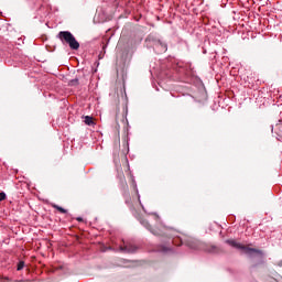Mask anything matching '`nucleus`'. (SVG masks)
Masks as SVG:
<instances>
[{"instance_id": "obj_1", "label": "nucleus", "mask_w": 282, "mask_h": 282, "mask_svg": "<svg viewBox=\"0 0 282 282\" xmlns=\"http://www.w3.org/2000/svg\"><path fill=\"white\" fill-rule=\"evenodd\" d=\"M119 152L121 153V156L127 159V154L129 153V137L124 135L122 138V145L119 144ZM126 169L128 171V178L130 182V187L132 188L134 195L132 196V199L129 197V185L127 184V178H124V174L122 172L118 173V180L120 182L121 191L123 194V197L126 199L127 206H129L132 215L139 219L140 224L149 230L152 235L155 237H167L169 239H173L172 243L175 246H182V240L177 237V230L171 227H166L164 225H160V228L152 227L151 224H149V219L142 218L140 216L141 210L144 212V206H142V202L140 200V192H138V184L135 183V178L133 177V174L129 172V161L126 160Z\"/></svg>"}, {"instance_id": "obj_2", "label": "nucleus", "mask_w": 282, "mask_h": 282, "mask_svg": "<svg viewBox=\"0 0 282 282\" xmlns=\"http://www.w3.org/2000/svg\"><path fill=\"white\" fill-rule=\"evenodd\" d=\"M57 39L63 43V45H68L70 50H79L80 48V43L76 41V37L72 32L69 31H61L57 34Z\"/></svg>"}, {"instance_id": "obj_3", "label": "nucleus", "mask_w": 282, "mask_h": 282, "mask_svg": "<svg viewBox=\"0 0 282 282\" xmlns=\"http://www.w3.org/2000/svg\"><path fill=\"white\" fill-rule=\"evenodd\" d=\"M226 243H228V246H231V248H237V250H243L249 257H254V254H261V250L241 245L235 239H228L226 240Z\"/></svg>"}, {"instance_id": "obj_4", "label": "nucleus", "mask_w": 282, "mask_h": 282, "mask_svg": "<svg viewBox=\"0 0 282 282\" xmlns=\"http://www.w3.org/2000/svg\"><path fill=\"white\" fill-rule=\"evenodd\" d=\"M120 122L121 124H123V127H127L128 124V120H127V107L122 108V112L117 111L116 113V130L118 131V133H120Z\"/></svg>"}, {"instance_id": "obj_5", "label": "nucleus", "mask_w": 282, "mask_h": 282, "mask_svg": "<svg viewBox=\"0 0 282 282\" xmlns=\"http://www.w3.org/2000/svg\"><path fill=\"white\" fill-rule=\"evenodd\" d=\"M153 47L156 54H164V52L169 50V46L166 45V43L162 42L161 40L154 41Z\"/></svg>"}, {"instance_id": "obj_6", "label": "nucleus", "mask_w": 282, "mask_h": 282, "mask_svg": "<svg viewBox=\"0 0 282 282\" xmlns=\"http://www.w3.org/2000/svg\"><path fill=\"white\" fill-rule=\"evenodd\" d=\"M119 249L121 252H127L128 254H131L138 250V247L129 242H123V246H120Z\"/></svg>"}, {"instance_id": "obj_7", "label": "nucleus", "mask_w": 282, "mask_h": 282, "mask_svg": "<svg viewBox=\"0 0 282 282\" xmlns=\"http://www.w3.org/2000/svg\"><path fill=\"white\" fill-rule=\"evenodd\" d=\"M84 122H85V124H87L88 127L94 126V124H95V122H94V117L86 116Z\"/></svg>"}, {"instance_id": "obj_8", "label": "nucleus", "mask_w": 282, "mask_h": 282, "mask_svg": "<svg viewBox=\"0 0 282 282\" xmlns=\"http://www.w3.org/2000/svg\"><path fill=\"white\" fill-rule=\"evenodd\" d=\"M52 206L55 208V210H58V213H62L63 215H65L67 213V209H65L56 204H54Z\"/></svg>"}, {"instance_id": "obj_9", "label": "nucleus", "mask_w": 282, "mask_h": 282, "mask_svg": "<svg viewBox=\"0 0 282 282\" xmlns=\"http://www.w3.org/2000/svg\"><path fill=\"white\" fill-rule=\"evenodd\" d=\"M23 268H25V262H24V261H20V262L18 263L17 270H18V271H21V270H23Z\"/></svg>"}, {"instance_id": "obj_10", "label": "nucleus", "mask_w": 282, "mask_h": 282, "mask_svg": "<svg viewBox=\"0 0 282 282\" xmlns=\"http://www.w3.org/2000/svg\"><path fill=\"white\" fill-rule=\"evenodd\" d=\"M187 246H188L189 248H197V245L195 243V240H189V241H187Z\"/></svg>"}, {"instance_id": "obj_11", "label": "nucleus", "mask_w": 282, "mask_h": 282, "mask_svg": "<svg viewBox=\"0 0 282 282\" xmlns=\"http://www.w3.org/2000/svg\"><path fill=\"white\" fill-rule=\"evenodd\" d=\"M69 85H70L72 87L78 85V78L72 79V80L69 82Z\"/></svg>"}, {"instance_id": "obj_12", "label": "nucleus", "mask_w": 282, "mask_h": 282, "mask_svg": "<svg viewBox=\"0 0 282 282\" xmlns=\"http://www.w3.org/2000/svg\"><path fill=\"white\" fill-rule=\"evenodd\" d=\"M153 217H154L156 224H160V216L158 214H153Z\"/></svg>"}, {"instance_id": "obj_13", "label": "nucleus", "mask_w": 282, "mask_h": 282, "mask_svg": "<svg viewBox=\"0 0 282 282\" xmlns=\"http://www.w3.org/2000/svg\"><path fill=\"white\" fill-rule=\"evenodd\" d=\"M6 199V193L1 192L0 193V202H3Z\"/></svg>"}, {"instance_id": "obj_14", "label": "nucleus", "mask_w": 282, "mask_h": 282, "mask_svg": "<svg viewBox=\"0 0 282 282\" xmlns=\"http://www.w3.org/2000/svg\"><path fill=\"white\" fill-rule=\"evenodd\" d=\"M215 250H217V247L212 246V249L209 250V252H215Z\"/></svg>"}, {"instance_id": "obj_15", "label": "nucleus", "mask_w": 282, "mask_h": 282, "mask_svg": "<svg viewBox=\"0 0 282 282\" xmlns=\"http://www.w3.org/2000/svg\"><path fill=\"white\" fill-rule=\"evenodd\" d=\"M76 220L77 221H83V218L82 217H77Z\"/></svg>"}, {"instance_id": "obj_16", "label": "nucleus", "mask_w": 282, "mask_h": 282, "mask_svg": "<svg viewBox=\"0 0 282 282\" xmlns=\"http://www.w3.org/2000/svg\"><path fill=\"white\" fill-rule=\"evenodd\" d=\"M279 268H282V260L278 263Z\"/></svg>"}]
</instances>
